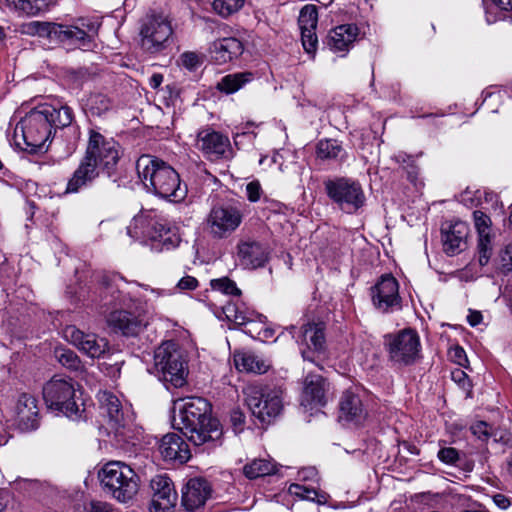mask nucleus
<instances>
[{"label": "nucleus", "instance_id": "obj_1", "mask_svg": "<svg viewBox=\"0 0 512 512\" xmlns=\"http://www.w3.org/2000/svg\"><path fill=\"white\" fill-rule=\"evenodd\" d=\"M100 298L104 307L111 309L106 316L107 325L115 332L125 336H134L140 333L147 325V321L133 311L137 302L139 287L150 291L154 298L171 295L170 290L150 288L147 285L127 282L117 273H104L99 278Z\"/></svg>", "mask_w": 512, "mask_h": 512}, {"label": "nucleus", "instance_id": "obj_2", "mask_svg": "<svg viewBox=\"0 0 512 512\" xmlns=\"http://www.w3.org/2000/svg\"><path fill=\"white\" fill-rule=\"evenodd\" d=\"M74 119L73 112L68 106L59 108L43 104L30 111L16 126L15 132L20 129L27 147L31 150H41L47 141L58 130L68 128L73 133L75 140L79 138V131L72 126Z\"/></svg>", "mask_w": 512, "mask_h": 512}, {"label": "nucleus", "instance_id": "obj_3", "mask_svg": "<svg viewBox=\"0 0 512 512\" xmlns=\"http://www.w3.org/2000/svg\"><path fill=\"white\" fill-rule=\"evenodd\" d=\"M178 413L173 416V425L195 446L206 443L221 444L223 434L220 422L211 417V406L202 397H188L176 403Z\"/></svg>", "mask_w": 512, "mask_h": 512}, {"label": "nucleus", "instance_id": "obj_4", "mask_svg": "<svg viewBox=\"0 0 512 512\" xmlns=\"http://www.w3.org/2000/svg\"><path fill=\"white\" fill-rule=\"evenodd\" d=\"M136 170L148 192L174 203L186 197L187 188L181 185L179 174L163 160L142 155L136 162Z\"/></svg>", "mask_w": 512, "mask_h": 512}, {"label": "nucleus", "instance_id": "obj_5", "mask_svg": "<svg viewBox=\"0 0 512 512\" xmlns=\"http://www.w3.org/2000/svg\"><path fill=\"white\" fill-rule=\"evenodd\" d=\"M98 398L100 408L108 418V436L115 446L123 448L126 444L134 445L140 432L130 407H124L119 398L108 391L100 392Z\"/></svg>", "mask_w": 512, "mask_h": 512}, {"label": "nucleus", "instance_id": "obj_6", "mask_svg": "<svg viewBox=\"0 0 512 512\" xmlns=\"http://www.w3.org/2000/svg\"><path fill=\"white\" fill-rule=\"evenodd\" d=\"M127 234L135 241H158L167 250L177 247L181 241L178 228L151 211L136 215L127 226Z\"/></svg>", "mask_w": 512, "mask_h": 512}, {"label": "nucleus", "instance_id": "obj_7", "mask_svg": "<svg viewBox=\"0 0 512 512\" xmlns=\"http://www.w3.org/2000/svg\"><path fill=\"white\" fill-rule=\"evenodd\" d=\"M154 369L167 388L183 387L187 382L188 364L176 342H163L154 352Z\"/></svg>", "mask_w": 512, "mask_h": 512}, {"label": "nucleus", "instance_id": "obj_8", "mask_svg": "<svg viewBox=\"0 0 512 512\" xmlns=\"http://www.w3.org/2000/svg\"><path fill=\"white\" fill-rule=\"evenodd\" d=\"M99 478L104 489L117 501L127 503L138 493L140 478L131 465L111 461L103 466Z\"/></svg>", "mask_w": 512, "mask_h": 512}, {"label": "nucleus", "instance_id": "obj_9", "mask_svg": "<svg viewBox=\"0 0 512 512\" xmlns=\"http://www.w3.org/2000/svg\"><path fill=\"white\" fill-rule=\"evenodd\" d=\"M75 383L71 378L54 376L43 386V399L47 407L76 420L81 417L83 404L76 400Z\"/></svg>", "mask_w": 512, "mask_h": 512}, {"label": "nucleus", "instance_id": "obj_10", "mask_svg": "<svg viewBox=\"0 0 512 512\" xmlns=\"http://www.w3.org/2000/svg\"><path fill=\"white\" fill-rule=\"evenodd\" d=\"M328 198L346 214H356L365 206L366 195L361 183L349 177H335L324 182Z\"/></svg>", "mask_w": 512, "mask_h": 512}, {"label": "nucleus", "instance_id": "obj_11", "mask_svg": "<svg viewBox=\"0 0 512 512\" xmlns=\"http://www.w3.org/2000/svg\"><path fill=\"white\" fill-rule=\"evenodd\" d=\"M245 402L252 415L262 423H270L283 409L281 391L263 385H248L244 388Z\"/></svg>", "mask_w": 512, "mask_h": 512}, {"label": "nucleus", "instance_id": "obj_12", "mask_svg": "<svg viewBox=\"0 0 512 512\" xmlns=\"http://www.w3.org/2000/svg\"><path fill=\"white\" fill-rule=\"evenodd\" d=\"M41 26L42 30L51 39L68 42L83 49H89L95 36L98 34L100 24L95 20L80 18L71 25L44 23Z\"/></svg>", "mask_w": 512, "mask_h": 512}, {"label": "nucleus", "instance_id": "obj_13", "mask_svg": "<svg viewBox=\"0 0 512 512\" xmlns=\"http://www.w3.org/2000/svg\"><path fill=\"white\" fill-rule=\"evenodd\" d=\"M389 359L398 365L413 364L420 355L421 344L416 331L404 329L384 337Z\"/></svg>", "mask_w": 512, "mask_h": 512}, {"label": "nucleus", "instance_id": "obj_14", "mask_svg": "<svg viewBox=\"0 0 512 512\" xmlns=\"http://www.w3.org/2000/svg\"><path fill=\"white\" fill-rule=\"evenodd\" d=\"M119 144L112 138H106L98 131L91 129L85 155L101 171L108 175L114 169L120 158Z\"/></svg>", "mask_w": 512, "mask_h": 512}, {"label": "nucleus", "instance_id": "obj_15", "mask_svg": "<svg viewBox=\"0 0 512 512\" xmlns=\"http://www.w3.org/2000/svg\"><path fill=\"white\" fill-rule=\"evenodd\" d=\"M243 212L238 206H214L206 219V227L213 239H226L241 225Z\"/></svg>", "mask_w": 512, "mask_h": 512}, {"label": "nucleus", "instance_id": "obj_16", "mask_svg": "<svg viewBox=\"0 0 512 512\" xmlns=\"http://www.w3.org/2000/svg\"><path fill=\"white\" fill-rule=\"evenodd\" d=\"M173 33L170 20L162 14L147 15L141 26V45L148 52L156 53L165 48Z\"/></svg>", "mask_w": 512, "mask_h": 512}, {"label": "nucleus", "instance_id": "obj_17", "mask_svg": "<svg viewBox=\"0 0 512 512\" xmlns=\"http://www.w3.org/2000/svg\"><path fill=\"white\" fill-rule=\"evenodd\" d=\"M371 299L374 307L383 312H393L401 308L399 283L391 274L382 275L371 288Z\"/></svg>", "mask_w": 512, "mask_h": 512}, {"label": "nucleus", "instance_id": "obj_18", "mask_svg": "<svg viewBox=\"0 0 512 512\" xmlns=\"http://www.w3.org/2000/svg\"><path fill=\"white\" fill-rule=\"evenodd\" d=\"M196 145L211 160H229L233 157L229 138L211 128L202 129L197 133Z\"/></svg>", "mask_w": 512, "mask_h": 512}, {"label": "nucleus", "instance_id": "obj_19", "mask_svg": "<svg viewBox=\"0 0 512 512\" xmlns=\"http://www.w3.org/2000/svg\"><path fill=\"white\" fill-rule=\"evenodd\" d=\"M287 330L299 345H305L309 349V351L302 350L304 360L314 362V357L310 355L311 351L322 352L325 350L326 340L323 323H307L299 329L297 336L295 335V326L292 325Z\"/></svg>", "mask_w": 512, "mask_h": 512}, {"label": "nucleus", "instance_id": "obj_20", "mask_svg": "<svg viewBox=\"0 0 512 512\" xmlns=\"http://www.w3.org/2000/svg\"><path fill=\"white\" fill-rule=\"evenodd\" d=\"M150 487V512H170L177 500V493L170 478L166 475H156L151 479Z\"/></svg>", "mask_w": 512, "mask_h": 512}, {"label": "nucleus", "instance_id": "obj_21", "mask_svg": "<svg viewBox=\"0 0 512 512\" xmlns=\"http://www.w3.org/2000/svg\"><path fill=\"white\" fill-rule=\"evenodd\" d=\"M65 337L82 353L91 358H100L108 350V342L95 334H86L74 326H68L64 331Z\"/></svg>", "mask_w": 512, "mask_h": 512}, {"label": "nucleus", "instance_id": "obj_22", "mask_svg": "<svg viewBox=\"0 0 512 512\" xmlns=\"http://www.w3.org/2000/svg\"><path fill=\"white\" fill-rule=\"evenodd\" d=\"M469 227L461 220L446 221L442 224L441 235L443 250L453 256L462 252L467 245Z\"/></svg>", "mask_w": 512, "mask_h": 512}, {"label": "nucleus", "instance_id": "obj_23", "mask_svg": "<svg viewBox=\"0 0 512 512\" xmlns=\"http://www.w3.org/2000/svg\"><path fill=\"white\" fill-rule=\"evenodd\" d=\"M268 255L267 247L254 240H241L236 246V262L244 269H256L264 266Z\"/></svg>", "mask_w": 512, "mask_h": 512}, {"label": "nucleus", "instance_id": "obj_24", "mask_svg": "<svg viewBox=\"0 0 512 512\" xmlns=\"http://www.w3.org/2000/svg\"><path fill=\"white\" fill-rule=\"evenodd\" d=\"M328 384L321 375L309 373L304 381L301 405L306 409L322 407L326 404Z\"/></svg>", "mask_w": 512, "mask_h": 512}, {"label": "nucleus", "instance_id": "obj_25", "mask_svg": "<svg viewBox=\"0 0 512 512\" xmlns=\"http://www.w3.org/2000/svg\"><path fill=\"white\" fill-rule=\"evenodd\" d=\"M211 495V486L203 478L188 480L182 491V505L188 511H196L203 507Z\"/></svg>", "mask_w": 512, "mask_h": 512}, {"label": "nucleus", "instance_id": "obj_26", "mask_svg": "<svg viewBox=\"0 0 512 512\" xmlns=\"http://www.w3.org/2000/svg\"><path fill=\"white\" fill-rule=\"evenodd\" d=\"M158 450L165 461L183 464L191 457L188 444L176 433L164 435L159 442Z\"/></svg>", "mask_w": 512, "mask_h": 512}, {"label": "nucleus", "instance_id": "obj_27", "mask_svg": "<svg viewBox=\"0 0 512 512\" xmlns=\"http://www.w3.org/2000/svg\"><path fill=\"white\" fill-rule=\"evenodd\" d=\"M38 406L34 396L21 394L15 404V422L23 431L34 430L38 427Z\"/></svg>", "mask_w": 512, "mask_h": 512}, {"label": "nucleus", "instance_id": "obj_28", "mask_svg": "<svg viewBox=\"0 0 512 512\" xmlns=\"http://www.w3.org/2000/svg\"><path fill=\"white\" fill-rule=\"evenodd\" d=\"M473 218L478 232V260L480 265L484 266L489 262L492 255L491 219L479 210L473 212Z\"/></svg>", "mask_w": 512, "mask_h": 512}, {"label": "nucleus", "instance_id": "obj_29", "mask_svg": "<svg viewBox=\"0 0 512 512\" xmlns=\"http://www.w3.org/2000/svg\"><path fill=\"white\" fill-rule=\"evenodd\" d=\"M358 35L359 29L356 25H339L328 33L326 45L334 53H346L352 47Z\"/></svg>", "mask_w": 512, "mask_h": 512}, {"label": "nucleus", "instance_id": "obj_30", "mask_svg": "<svg viewBox=\"0 0 512 512\" xmlns=\"http://www.w3.org/2000/svg\"><path fill=\"white\" fill-rule=\"evenodd\" d=\"M99 173L96 163L84 156L67 183L66 193H77L87 187L99 176Z\"/></svg>", "mask_w": 512, "mask_h": 512}, {"label": "nucleus", "instance_id": "obj_31", "mask_svg": "<svg viewBox=\"0 0 512 512\" xmlns=\"http://www.w3.org/2000/svg\"><path fill=\"white\" fill-rule=\"evenodd\" d=\"M242 52L243 44L235 37L217 39L210 46L211 57L218 64L230 62Z\"/></svg>", "mask_w": 512, "mask_h": 512}, {"label": "nucleus", "instance_id": "obj_32", "mask_svg": "<svg viewBox=\"0 0 512 512\" xmlns=\"http://www.w3.org/2000/svg\"><path fill=\"white\" fill-rule=\"evenodd\" d=\"M339 407L340 418L356 425L362 424L367 417V410L361 398L350 391L343 393Z\"/></svg>", "mask_w": 512, "mask_h": 512}, {"label": "nucleus", "instance_id": "obj_33", "mask_svg": "<svg viewBox=\"0 0 512 512\" xmlns=\"http://www.w3.org/2000/svg\"><path fill=\"white\" fill-rule=\"evenodd\" d=\"M234 364L237 370L264 373L268 369V365L257 355L247 351H237L234 353Z\"/></svg>", "mask_w": 512, "mask_h": 512}, {"label": "nucleus", "instance_id": "obj_34", "mask_svg": "<svg viewBox=\"0 0 512 512\" xmlns=\"http://www.w3.org/2000/svg\"><path fill=\"white\" fill-rule=\"evenodd\" d=\"M316 155L322 160H340L346 159V151L343 146L335 139H322L316 147Z\"/></svg>", "mask_w": 512, "mask_h": 512}, {"label": "nucleus", "instance_id": "obj_35", "mask_svg": "<svg viewBox=\"0 0 512 512\" xmlns=\"http://www.w3.org/2000/svg\"><path fill=\"white\" fill-rule=\"evenodd\" d=\"M252 74L248 72L235 73L224 76L217 84V88L226 94H232L250 82Z\"/></svg>", "mask_w": 512, "mask_h": 512}, {"label": "nucleus", "instance_id": "obj_36", "mask_svg": "<svg viewBox=\"0 0 512 512\" xmlns=\"http://www.w3.org/2000/svg\"><path fill=\"white\" fill-rule=\"evenodd\" d=\"M275 465L265 459H255L244 466L243 472L249 479H255L275 473Z\"/></svg>", "mask_w": 512, "mask_h": 512}, {"label": "nucleus", "instance_id": "obj_37", "mask_svg": "<svg viewBox=\"0 0 512 512\" xmlns=\"http://www.w3.org/2000/svg\"><path fill=\"white\" fill-rule=\"evenodd\" d=\"M55 359L63 367L72 370L79 371L82 369V363L78 355L69 348L57 347L54 350Z\"/></svg>", "mask_w": 512, "mask_h": 512}, {"label": "nucleus", "instance_id": "obj_38", "mask_svg": "<svg viewBox=\"0 0 512 512\" xmlns=\"http://www.w3.org/2000/svg\"><path fill=\"white\" fill-rule=\"evenodd\" d=\"M318 12L315 5H305L299 14L298 23L300 31L316 30Z\"/></svg>", "mask_w": 512, "mask_h": 512}, {"label": "nucleus", "instance_id": "obj_39", "mask_svg": "<svg viewBox=\"0 0 512 512\" xmlns=\"http://www.w3.org/2000/svg\"><path fill=\"white\" fill-rule=\"evenodd\" d=\"M244 4L245 0H214L212 8L220 17L228 18L243 8Z\"/></svg>", "mask_w": 512, "mask_h": 512}, {"label": "nucleus", "instance_id": "obj_40", "mask_svg": "<svg viewBox=\"0 0 512 512\" xmlns=\"http://www.w3.org/2000/svg\"><path fill=\"white\" fill-rule=\"evenodd\" d=\"M112 106L111 100L103 94H92L86 101V108L92 114L101 116Z\"/></svg>", "mask_w": 512, "mask_h": 512}, {"label": "nucleus", "instance_id": "obj_41", "mask_svg": "<svg viewBox=\"0 0 512 512\" xmlns=\"http://www.w3.org/2000/svg\"><path fill=\"white\" fill-rule=\"evenodd\" d=\"M289 493L303 500L317 501L318 503H324L326 501L325 494L319 493L314 488L306 487L296 483L290 485Z\"/></svg>", "mask_w": 512, "mask_h": 512}, {"label": "nucleus", "instance_id": "obj_42", "mask_svg": "<svg viewBox=\"0 0 512 512\" xmlns=\"http://www.w3.org/2000/svg\"><path fill=\"white\" fill-rule=\"evenodd\" d=\"M6 4L28 15L37 14L45 5V0H4Z\"/></svg>", "mask_w": 512, "mask_h": 512}, {"label": "nucleus", "instance_id": "obj_43", "mask_svg": "<svg viewBox=\"0 0 512 512\" xmlns=\"http://www.w3.org/2000/svg\"><path fill=\"white\" fill-rule=\"evenodd\" d=\"M223 314L228 321L237 325H251L252 321L248 315L242 311L236 303L228 302L222 307Z\"/></svg>", "mask_w": 512, "mask_h": 512}, {"label": "nucleus", "instance_id": "obj_44", "mask_svg": "<svg viewBox=\"0 0 512 512\" xmlns=\"http://www.w3.org/2000/svg\"><path fill=\"white\" fill-rule=\"evenodd\" d=\"M211 286L214 290L227 295L239 296L241 294V291L236 286V283L229 278L214 279L211 281Z\"/></svg>", "mask_w": 512, "mask_h": 512}, {"label": "nucleus", "instance_id": "obj_45", "mask_svg": "<svg viewBox=\"0 0 512 512\" xmlns=\"http://www.w3.org/2000/svg\"><path fill=\"white\" fill-rule=\"evenodd\" d=\"M179 63L189 71H195L203 63V56L196 52L187 51L180 55Z\"/></svg>", "mask_w": 512, "mask_h": 512}, {"label": "nucleus", "instance_id": "obj_46", "mask_svg": "<svg viewBox=\"0 0 512 512\" xmlns=\"http://www.w3.org/2000/svg\"><path fill=\"white\" fill-rule=\"evenodd\" d=\"M0 512H20L18 502L9 491L0 490Z\"/></svg>", "mask_w": 512, "mask_h": 512}, {"label": "nucleus", "instance_id": "obj_47", "mask_svg": "<svg viewBox=\"0 0 512 512\" xmlns=\"http://www.w3.org/2000/svg\"><path fill=\"white\" fill-rule=\"evenodd\" d=\"M302 45L308 54L316 51L318 39L315 30L301 31Z\"/></svg>", "mask_w": 512, "mask_h": 512}, {"label": "nucleus", "instance_id": "obj_48", "mask_svg": "<svg viewBox=\"0 0 512 512\" xmlns=\"http://www.w3.org/2000/svg\"><path fill=\"white\" fill-rule=\"evenodd\" d=\"M499 267L503 272L512 270V244H509L501 251L499 256Z\"/></svg>", "mask_w": 512, "mask_h": 512}, {"label": "nucleus", "instance_id": "obj_49", "mask_svg": "<svg viewBox=\"0 0 512 512\" xmlns=\"http://www.w3.org/2000/svg\"><path fill=\"white\" fill-rule=\"evenodd\" d=\"M245 332L253 338L268 339L273 336L274 331L270 328L262 326L259 330L256 328V324L252 321L251 325L246 326Z\"/></svg>", "mask_w": 512, "mask_h": 512}, {"label": "nucleus", "instance_id": "obj_50", "mask_svg": "<svg viewBox=\"0 0 512 512\" xmlns=\"http://www.w3.org/2000/svg\"><path fill=\"white\" fill-rule=\"evenodd\" d=\"M438 458L441 462L451 465L458 461L459 453L455 448L446 447L439 450Z\"/></svg>", "mask_w": 512, "mask_h": 512}, {"label": "nucleus", "instance_id": "obj_51", "mask_svg": "<svg viewBox=\"0 0 512 512\" xmlns=\"http://www.w3.org/2000/svg\"><path fill=\"white\" fill-rule=\"evenodd\" d=\"M452 380L457 383L463 390L471 392V384L468 375L461 369H455L451 373Z\"/></svg>", "mask_w": 512, "mask_h": 512}, {"label": "nucleus", "instance_id": "obj_52", "mask_svg": "<svg viewBox=\"0 0 512 512\" xmlns=\"http://www.w3.org/2000/svg\"><path fill=\"white\" fill-rule=\"evenodd\" d=\"M246 195L250 202H257L262 195V188L260 182L257 180L251 181L246 185Z\"/></svg>", "mask_w": 512, "mask_h": 512}, {"label": "nucleus", "instance_id": "obj_53", "mask_svg": "<svg viewBox=\"0 0 512 512\" xmlns=\"http://www.w3.org/2000/svg\"><path fill=\"white\" fill-rule=\"evenodd\" d=\"M472 433L479 439L485 441L489 438L488 424L486 422H477L471 427Z\"/></svg>", "mask_w": 512, "mask_h": 512}, {"label": "nucleus", "instance_id": "obj_54", "mask_svg": "<svg viewBox=\"0 0 512 512\" xmlns=\"http://www.w3.org/2000/svg\"><path fill=\"white\" fill-rule=\"evenodd\" d=\"M198 287V280L193 277V276H185L183 278H181L177 285H176V288H178L179 290H194Z\"/></svg>", "mask_w": 512, "mask_h": 512}, {"label": "nucleus", "instance_id": "obj_55", "mask_svg": "<svg viewBox=\"0 0 512 512\" xmlns=\"http://www.w3.org/2000/svg\"><path fill=\"white\" fill-rule=\"evenodd\" d=\"M231 423L234 427L235 432H240L243 429V425L245 422V416L240 410H233L230 416Z\"/></svg>", "mask_w": 512, "mask_h": 512}, {"label": "nucleus", "instance_id": "obj_56", "mask_svg": "<svg viewBox=\"0 0 512 512\" xmlns=\"http://www.w3.org/2000/svg\"><path fill=\"white\" fill-rule=\"evenodd\" d=\"M85 509L87 512H112L108 503L97 500L89 502Z\"/></svg>", "mask_w": 512, "mask_h": 512}, {"label": "nucleus", "instance_id": "obj_57", "mask_svg": "<svg viewBox=\"0 0 512 512\" xmlns=\"http://www.w3.org/2000/svg\"><path fill=\"white\" fill-rule=\"evenodd\" d=\"M494 504L500 509H507L512 505V500L504 494L497 493L492 496Z\"/></svg>", "mask_w": 512, "mask_h": 512}, {"label": "nucleus", "instance_id": "obj_58", "mask_svg": "<svg viewBox=\"0 0 512 512\" xmlns=\"http://www.w3.org/2000/svg\"><path fill=\"white\" fill-rule=\"evenodd\" d=\"M451 357L461 366L467 361L465 351L460 346H456L451 350Z\"/></svg>", "mask_w": 512, "mask_h": 512}, {"label": "nucleus", "instance_id": "obj_59", "mask_svg": "<svg viewBox=\"0 0 512 512\" xmlns=\"http://www.w3.org/2000/svg\"><path fill=\"white\" fill-rule=\"evenodd\" d=\"M317 476V470L314 467L304 468L299 472V477L303 480H312Z\"/></svg>", "mask_w": 512, "mask_h": 512}, {"label": "nucleus", "instance_id": "obj_60", "mask_svg": "<svg viewBox=\"0 0 512 512\" xmlns=\"http://www.w3.org/2000/svg\"><path fill=\"white\" fill-rule=\"evenodd\" d=\"M482 319V314L479 311H470V313L467 316L468 323L473 327L480 324Z\"/></svg>", "mask_w": 512, "mask_h": 512}, {"label": "nucleus", "instance_id": "obj_61", "mask_svg": "<svg viewBox=\"0 0 512 512\" xmlns=\"http://www.w3.org/2000/svg\"><path fill=\"white\" fill-rule=\"evenodd\" d=\"M163 82V75L159 73L153 74L149 79V85L153 89H157Z\"/></svg>", "mask_w": 512, "mask_h": 512}, {"label": "nucleus", "instance_id": "obj_62", "mask_svg": "<svg viewBox=\"0 0 512 512\" xmlns=\"http://www.w3.org/2000/svg\"><path fill=\"white\" fill-rule=\"evenodd\" d=\"M501 10H512V0H491Z\"/></svg>", "mask_w": 512, "mask_h": 512}, {"label": "nucleus", "instance_id": "obj_63", "mask_svg": "<svg viewBox=\"0 0 512 512\" xmlns=\"http://www.w3.org/2000/svg\"><path fill=\"white\" fill-rule=\"evenodd\" d=\"M4 36V29L0 26V40H2Z\"/></svg>", "mask_w": 512, "mask_h": 512}, {"label": "nucleus", "instance_id": "obj_64", "mask_svg": "<svg viewBox=\"0 0 512 512\" xmlns=\"http://www.w3.org/2000/svg\"><path fill=\"white\" fill-rule=\"evenodd\" d=\"M241 135L239 133L235 134L234 136V141L235 143L237 144L238 143V138L240 137Z\"/></svg>", "mask_w": 512, "mask_h": 512}]
</instances>
